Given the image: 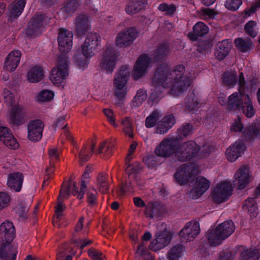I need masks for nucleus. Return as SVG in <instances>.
Listing matches in <instances>:
<instances>
[{
    "instance_id": "obj_9",
    "label": "nucleus",
    "mask_w": 260,
    "mask_h": 260,
    "mask_svg": "<svg viewBox=\"0 0 260 260\" xmlns=\"http://www.w3.org/2000/svg\"><path fill=\"white\" fill-rule=\"evenodd\" d=\"M200 173L198 166L193 162L186 164L183 168L177 170L174 175L175 181L180 185L187 184L189 179Z\"/></svg>"
},
{
    "instance_id": "obj_57",
    "label": "nucleus",
    "mask_w": 260,
    "mask_h": 260,
    "mask_svg": "<svg viewBox=\"0 0 260 260\" xmlns=\"http://www.w3.org/2000/svg\"><path fill=\"white\" fill-rule=\"evenodd\" d=\"M65 122V117L63 116L60 117L58 118L54 123V126L55 127H60L62 126V128L64 130V133L67 137V138L69 140H71L72 137L70 136V134L68 132V130L66 129L67 124H66L63 126L64 123Z\"/></svg>"
},
{
    "instance_id": "obj_41",
    "label": "nucleus",
    "mask_w": 260,
    "mask_h": 260,
    "mask_svg": "<svg viewBox=\"0 0 260 260\" xmlns=\"http://www.w3.org/2000/svg\"><path fill=\"white\" fill-rule=\"evenodd\" d=\"M183 246L179 244L174 246L167 253V258L169 260H179L182 256Z\"/></svg>"
},
{
    "instance_id": "obj_33",
    "label": "nucleus",
    "mask_w": 260,
    "mask_h": 260,
    "mask_svg": "<svg viewBox=\"0 0 260 260\" xmlns=\"http://www.w3.org/2000/svg\"><path fill=\"white\" fill-rule=\"evenodd\" d=\"M147 4V0H131L125 8L126 12L128 14L137 13L143 9Z\"/></svg>"
},
{
    "instance_id": "obj_19",
    "label": "nucleus",
    "mask_w": 260,
    "mask_h": 260,
    "mask_svg": "<svg viewBox=\"0 0 260 260\" xmlns=\"http://www.w3.org/2000/svg\"><path fill=\"white\" fill-rule=\"evenodd\" d=\"M172 238V237L169 233H161L155 240L150 242L149 249L155 252L158 251L167 246L171 242Z\"/></svg>"
},
{
    "instance_id": "obj_35",
    "label": "nucleus",
    "mask_w": 260,
    "mask_h": 260,
    "mask_svg": "<svg viewBox=\"0 0 260 260\" xmlns=\"http://www.w3.org/2000/svg\"><path fill=\"white\" fill-rule=\"evenodd\" d=\"M260 258V250L258 248L243 249L240 254V260H258Z\"/></svg>"
},
{
    "instance_id": "obj_47",
    "label": "nucleus",
    "mask_w": 260,
    "mask_h": 260,
    "mask_svg": "<svg viewBox=\"0 0 260 260\" xmlns=\"http://www.w3.org/2000/svg\"><path fill=\"white\" fill-rule=\"evenodd\" d=\"M160 117L159 112L157 110L153 111L145 119V126L151 128L156 125Z\"/></svg>"
},
{
    "instance_id": "obj_6",
    "label": "nucleus",
    "mask_w": 260,
    "mask_h": 260,
    "mask_svg": "<svg viewBox=\"0 0 260 260\" xmlns=\"http://www.w3.org/2000/svg\"><path fill=\"white\" fill-rule=\"evenodd\" d=\"M200 149V146L194 141H188L181 144L179 142V149L176 154V160L185 162L194 158L197 159Z\"/></svg>"
},
{
    "instance_id": "obj_37",
    "label": "nucleus",
    "mask_w": 260,
    "mask_h": 260,
    "mask_svg": "<svg viewBox=\"0 0 260 260\" xmlns=\"http://www.w3.org/2000/svg\"><path fill=\"white\" fill-rule=\"evenodd\" d=\"M169 50V46L166 43L159 44L153 51V55L155 61L162 62L167 55Z\"/></svg>"
},
{
    "instance_id": "obj_59",
    "label": "nucleus",
    "mask_w": 260,
    "mask_h": 260,
    "mask_svg": "<svg viewBox=\"0 0 260 260\" xmlns=\"http://www.w3.org/2000/svg\"><path fill=\"white\" fill-rule=\"evenodd\" d=\"M88 254L92 260H106L103 253L96 251L94 248H90L88 250Z\"/></svg>"
},
{
    "instance_id": "obj_39",
    "label": "nucleus",
    "mask_w": 260,
    "mask_h": 260,
    "mask_svg": "<svg viewBox=\"0 0 260 260\" xmlns=\"http://www.w3.org/2000/svg\"><path fill=\"white\" fill-rule=\"evenodd\" d=\"M214 54L218 60H222L228 55V39H224L217 44Z\"/></svg>"
},
{
    "instance_id": "obj_36",
    "label": "nucleus",
    "mask_w": 260,
    "mask_h": 260,
    "mask_svg": "<svg viewBox=\"0 0 260 260\" xmlns=\"http://www.w3.org/2000/svg\"><path fill=\"white\" fill-rule=\"evenodd\" d=\"M247 100L244 102L241 103L240 107L243 114L247 118H251L254 116L255 114V110L253 106L252 102L248 94L246 95Z\"/></svg>"
},
{
    "instance_id": "obj_34",
    "label": "nucleus",
    "mask_w": 260,
    "mask_h": 260,
    "mask_svg": "<svg viewBox=\"0 0 260 260\" xmlns=\"http://www.w3.org/2000/svg\"><path fill=\"white\" fill-rule=\"evenodd\" d=\"M79 5V0H66L60 11L65 15L70 16L77 10Z\"/></svg>"
},
{
    "instance_id": "obj_7",
    "label": "nucleus",
    "mask_w": 260,
    "mask_h": 260,
    "mask_svg": "<svg viewBox=\"0 0 260 260\" xmlns=\"http://www.w3.org/2000/svg\"><path fill=\"white\" fill-rule=\"evenodd\" d=\"M57 68H53L49 78L54 84L62 86L64 80L68 76V60L67 56L62 55L58 57Z\"/></svg>"
},
{
    "instance_id": "obj_51",
    "label": "nucleus",
    "mask_w": 260,
    "mask_h": 260,
    "mask_svg": "<svg viewBox=\"0 0 260 260\" xmlns=\"http://www.w3.org/2000/svg\"><path fill=\"white\" fill-rule=\"evenodd\" d=\"M147 96L146 90L140 89L137 91L136 95L133 98V102L134 106H139L146 99Z\"/></svg>"
},
{
    "instance_id": "obj_31",
    "label": "nucleus",
    "mask_w": 260,
    "mask_h": 260,
    "mask_svg": "<svg viewBox=\"0 0 260 260\" xmlns=\"http://www.w3.org/2000/svg\"><path fill=\"white\" fill-rule=\"evenodd\" d=\"M89 178V174L86 173H84L82 176L80 189L79 190L78 186L75 182H73V195L77 196V198L79 200H82L84 198L85 189L86 188L87 182Z\"/></svg>"
},
{
    "instance_id": "obj_20",
    "label": "nucleus",
    "mask_w": 260,
    "mask_h": 260,
    "mask_svg": "<svg viewBox=\"0 0 260 260\" xmlns=\"http://www.w3.org/2000/svg\"><path fill=\"white\" fill-rule=\"evenodd\" d=\"M21 56V53L19 50L11 51L5 59L4 69L11 72L15 71L19 64Z\"/></svg>"
},
{
    "instance_id": "obj_27",
    "label": "nucleus",
    "mask_w": 260,
    "mask_h": 260,
    "mask_svg": "<svg viewBox=\"0 0 260 260\" xmlns=\"http://www.w3.org/2000/svg\"><path fill=\"white\" fill-rule=\"evenodd\" d=\"M90 24L88 17L83 14L79 15L75 20L76 32L78 36H83L88 30Z\"/></svg>"
},
{
    "instance_id": "obj_56",
    "label": "nucleus",
    "mask_w": 260,
    "mask_h": 260,
    "mask_svg": "<svg viewBox=\"0 0 260 260\" xmlns=\"http://www.w3.org/2000/svg\"><path fill=\"white\" fill-rule=\"evenodd\" d=\"M11 200L10 194L6 192H0V210L7 207Z\"/></svg>"
},
{
    "instance_id": "obj_30",
    "label": "nucleus",
    "mask_w": 260,
    "mask_h": 260,
    "mask_svg": "<svg viewBox=\"0 0 260 260\" xmlns=\"http://www.w3.org/2000/svg\"><path fill=\"white\" fill-rule=\"evenodd\" d=\"M26 0H16L10 8L9 19H16L22 14L26 5Z\"/></svg>"
},
{
    "instance_id": "obj_38",
    "label": "nucleus",
    "mask_w": 260,
    "mask_h": 260,
    "mask_svg": "<svg viewBox=\"0 0 260 260\" xmlns=\"http://www.w3.org/2000/svg\"><path fill=\"white\" fill-rule=\"evenodd\" d=\"M95 144L92 143L90 147L87 144H84L79 152V158L82 163H85L89 159L94 152Z\"/></svg>"
},
{
    "instance_id": "obj_14",
    "label": "nucleus",
    "mask_w": 260,
    "mask_h": 260,
    "mask_svg": "<svg viewBox=\"0 0 260 260\" xmlns=\"http://www.w3.org/2000/svg\"><path fill=\"white\" fill-rule=\"evenodd\" d=\"M44 124L39 119L30 120L27 125V139L31 142L39 141L42 138Z\"/></svg>"
},
{
    "instance_id": "obj_64",
    "label": "nucleus",
    "mask_w": 260,
    "mask_h": 260,
    "mask_svg": "<svg viewBox=\"0 0 260 260\" xmlns=\"http://www.w3.org/2000/svg\"><path fill=\"white\" fill-rule=\"evenodd\" d=\"M213 148L212 146H208L203 148V149L200 151L197 156V159H202L209 156Z\"/></svg>"
},
{
    "instance_id": "obj_4",
    "label": "nucleus",
    "mask_w": 260,
    "mask_h": 260,
    "mask_svg": "<svg viewBox=\"0 0 260 260\" xmlns=\"http://www.w3.org/2000/svg\"><path fill=\"white\" fill-rule=\"evenodd\" d=\"M179 149V139L177 137L164 139L156 147L154 152L157 156L168 158L172 156L176 160V154Z\"/></svg>"
},
{
    "instance_id": "obj_24",
    "label": "nucleus",
    "mask_w": 260,
    "mask_h": 260,
    "mask_svg": "<svg viewBox=\"0 0 260 260\" xmlns=\"http://www.w3.org/2000/svg\"><path fill=\"white\" fill-rule=\"evenodd\" d=\"M235 176L237 179L238 189H244L250 182L249 169L245 166H241Z\"/></svg>"
},
{
    "instance_id": "obj_1",
    "label": "nucleus",
    "mask_w": 260,
    "mask_h": 260,
    "mask_svg": "<svg viewBox=\"0 0 260 260\" xmlns=\"http://www.w3.org/2000/svg\"><path fill=\"white\" fill-rule=\"evenodd\" d=\"M185 68L182 64L176 66L170 70L168 65L160 64L156 70L152 83L156 87L151 93L149 100L153 105L160 98L164 88L171 87V93L179 96L186 89L191 82V79L184 75Z\"/></svg>"
},
{
    "instance_id": "obj_28",
    "label": "nucleus",
    "mask_w": 260,
    "mask_h": 260,
    "mask_svg": "<svg viewBox=\"0 0 260 260\" xmlns=\"http://www.w3.org/2000/svg\"><path fill=\"white\" fill-rule=\"evenodd\" d=\"M202 106V103H201L195 95L194 92L192 91L190 92L185 99V110L188 111L191 113L198 112V109Z\"/></svg>"
},
{
    "instance_id": "obj_8",
    "label": "nucleus",
    "mask_w": 260,
    "mask_h": 260,
    "mask_svg": "<svg viewBox=\"0 0 260 260\" xmlns=\"http://www.w3.org/2000/svg\"><path fill=\"white\" fill-rule=\"evenodd\" d=\"M50 18L44 14H36L27 24L26 34L29 36H38L44 31L45 26L49 23Z\"/></svg>"
},
{
    "instance_id": "obj_15",
    "label": "nucleus",
    "mask_w": 260,
    "mask_h": 260,
    "mask_svg": "<svg viewBox=\"0 0 260 260\" xmlns=\"http://www.w3.org/2000/svg\"><path fill=\"white\" fill-rule=\"evenodd\" d=\"M73 34L65 28L59 29L57 38L58 49L63 54H67L71 49L73 45Z\"/></svg>"
},
{
    "instance_id": "obj_55",
    "label": "nucleus",
    "mask_w": 260,
    "mask_h": 260,
    "mask_svg": "<svg viewBox=\"0 0 260 260\" xmlns=\"http://www.w3.org/2000/svg\"><path fill=\"white\" fill-rule=\"evenodd\" d=\"M90 58H87L84 55L82 56L81 55H75L74 56L75 62L78 68L82 69L87 67Z\"/></svg>"
},
{
    "instance_id": "obj_22",
    "label": "nucleus",
    "mask_w": 260,
    "mask_h": 260,
    "mask_svg": "<svg viewBox=\"0 0 260 260\" xmlns=\"http://www.w3.org/2000/svg\"><path fill=\"white\" fill-rule=\"evenodd\" d=\"M24 116L23 110L20 106L19 105L14 106L10 112L9 123L13 125L19 126L23 123Z\"/></svg>"
},
{
    "instance_id": "obj_25",
    "label": "nucleus",
    "mask_w": 260,
    "mask_h": 260,
    "mask_svg": "<svg viewBox=\"0 0 260 260\" xmlns=\"http://www.w3.org/2000/svg\"><path fill=\"white\" fill-rule=\"evenodd\" d=\"M245 149L246 146L242 141H236L232 146L229 147V161H235L244 153Z\"/></svg>"
},
{
    "instance_id": "obj_43",
    "label": "nucleus",
    "mask_w": 260,
    "mask_h": 260,
    "mask_svg": "<svg viewBox=\"0 0 260 260\" xmlns=\"http://www.w3.org/2000/svg\"><path fill=\"white\" fill-rule=\"evenodd\" d=\"M234 43L237 49L242 52H247L250 50L252 42L250 40L238 38L235 40Z\"/></svg>"
},
{
    "instance_id": "obj_50",
    "label": "nucleus",
    "mask_w": 260,
    "mask_h": 260,
    "mask_svg": "<svg viewBox=\"0 0 260 260\" xmlns=\"http://www.w3.org/2000/svg\"><path fill=\"white\" fill-rule=\"evenodd\" d=\"M54 92L49 90H43L41 91L37 97V101L39 102H48L54 98Z\"/></svg>"
},
{
    "instance_id": "obj_60",
    "label": "nucleus",
    "mask_w": 260,
    "mask_h": 260,
    "mask_svg": "<svg viewBox=\"0 0 260 260\" xmlns=\"http://www.w3.org/2000/svg\"><path fill=\"white\" fill-rule=\"evenodd\" d=\"M4 144L8 147L12 149H16L19 146V143L14 138L13 134L6 138L4 142Z\"/></svg>"
},
{
    "instance_id": "obj_11",
    "label": "nucleus",
    "mask_w": 260,
    "mask_h": 260,
    "mask_svg": "<svg viewBox=\"0 0 260 260\" xmlns=\"http://www.w3.org/2000/svg\"><path fill=\"white\" fill-rule=\"evenodd\" d=\"M206 237L210 246H216L221 244L228 238V220L219 224L214 229L209 230Z\"/></svg>"
},
{
    "instance_id": "obj_48",
    "label": "nucleus",
    "mask_w": 260,
    "mask_h": 260,
    "mask_svg": "<svg viewBox=\"0 0 260 260\" xmlns=\"http://www.w3.org/2000/svg\"><path fill=\"white\" fill-rule=\"evenodd\" d=\"M192 130L193 125L190 123L183 124L177 131L178 138L180 141L184 137H187L191 134Z\"/></svg>"
},
{
    "instance_id": "obj_17",
    "label": "nucleus",
    "mask_w": 260,
    "mask_h": 260,
    "mask_svg": "<svg viewBox=\"0 0 260 260\" xmlns=\"http://www.w3.org/2000/svg\"><path fill=\"white\" fill-rule=\"evenodd\" d=\"M137 30L134 27H130L125 31L118 34L115 44L118 47H126L130 46L137 37Z\"/></svg>"
},
{
    "instance_id": "obj_49",
    "label": "nucleus",
    "mask_w": 260,
    "mask_h": 260,
    "mask_svg": "<svg viewBox=\"0 0 260 260\" xmlns=\"http://www.w3.org/2000/svg\"><path fill=\"white\" fill-rule=\"evenodd\" d=\"M86 198L88 206L90 208L98 205L97 192L95 190L93 189L88 191L86 193Z\"/></svg>"
},
{
    "instance_id": "obj_63",
    "label": "nucleus",
    "mask_w": 260,
    "mask_h": 260,
    "mask_svg": "<svg viewBox=\"0 0 260 260\" xmlns=\"http://www.w3.org/2000/svg\"><path fill=\"white\" fill-rule=\"evenodd\" d=\"M161 122L171 128L176 123V119L173 114H170L164 116L161 120Z\"/></svg>"
},
{
    "instance_id": "obj_40",
    "label": "nucleus",
    "mask_w": 260,
    "mask_h": 260,
    "mask_svg": "<svg viewBox=\"0 0 260 260\" xmlns=\"http://www.w3.org/2000/svg\"><path fill=\"white\" fill-rule=\"evenodd\" d=\"M114 147L113 142H104L101 144L98 152V153L103 155L104 157L107 158L112 155Z\"/></svg>"
},
{
    "instance_id": "obj_3",
    "label": "nucleus",
    "mask_w": 260,
    "mask_h": 260,
    "mask_svg": "<svg viewBox=\"0 0 260 260\" xmlns=\"http://www.w3.org/2000/svg\"><path fill=\"white\" fill-rule=\"evenodd\" d=\"M231 131L241 132V138L247 142H253L256 138L260 141V119H255L244 127L241 118L238 116L231 125Z\"/></svg>"
},
{
    "instance_id": "obj_54",
    "label": "nucleus",
    "mask_w": 260,
    "mask_h": 260,
    "mask_svg": "<svg viewBox=\"0 0 260 260\" xmlns=\"http://www.w3.org/2000/svg\"><path fill=\"white\" fill-rule=\"evenodd\" d=\"M158 9L159 11L165 12L168 16L173 15L176 11V7L174 5H169L166 3L160 4Z\"/></svg>"
},
{
    "instance_id": "obj_53",
    "label": "nucleus",
    "mask_w": 260,
    "mask_h": 260,
    "mask_svg": "<svg viewBox=\"0 0 260 260\" xmlns=\"http://www.w3.org/2000/svg\"><path fill=\"white\" fill-rule=\"evenodd\" d=\"M121 124L123 125V129L125 134L130 138H133V131L132 124L128 118L125 117L122 120Z\"/></svg>"
},
{
    "instance_id": "obj_29",
    "label": "nucleus",
    "mask_w": 260,
    "mask_h": 260,
    "mask_svg": "<svg viewBox=\"0 0 260 260\" xmlns=\"http://www.w3.org/2000/svg\"><path fill=\"white\" fill-rule=\"evenodd\" d=\"M192 32L188 34V38L192 41H197L199 37H203L208 33L209 28L203 22H197L193 27Z\"/></svg>"
},
{
    "instance_id": "obj_12",
    "label": "nucleus",
    "mask_w": 260,
    "mask_h": 260,
    "mask_svg": "<svg viewBox=\"0 0 260 260\" xmlns=\"http://www.w3.org/2000/svg\"><path fill=\"white\" fill-rule=\"evenodd\" d=\"M117 57L118 53L114 47H107L101 58V68L108 73H111L115 68Z\"/></svg>"
},
{
    "instance_id": "obj_62",
    "label": "nucleus",
    "mask_w": 260,
    "mask_h": 260,
    "mask_svg": "<svg viewBox=\"0 0 260 260\" xmlns=\"http://www.w3.org/2000/svg\"><path fill=\"white\" fill-rule=\"evenodd\" d=\"M256 24L254 21H249L245 25V30L251 37L254 38L256 36V32L254 30V26Z\"/></svg>"
},
{
    "instance_id": "obj_18",
    "label": "nucleus",
    "mask_w": 260,
    "mask_h": 260,
    "mask_svg": "<svg viewBox=\"0 0 260 260\" xmlns=\"http://www.w3.org/2000/svg\"><path fill=\"white\" fill-rule=\"evenodd\" d=\"M200 227L198 221H189L186 224L179 233L181 237L187 241L192 240L200 234Z\"/></svg>"
},
{
    "instance_id": "obj_61",
    "label": "nucleus",
    "mask_w": 260,
    "mask_h": 260,
    "mask_svg": "<svg viewBox=\"0 0 260 260\" xmlns=\"http://www.w3.org/2000/svg\"><path fill=\"white\" fill-rule=\"evenodd\" d=\"M238 91L241 96L245 94L246 88V82L243 73H240L238 81Z\"/></svg>"
},
{
    "instance_id": "obj_16",
    "label": "nucleus",
    "mask_w": 260,
    "mask_h": 260,
    "mask_svg": "<svg viewBox=\"0 0 260 260\" xmlns=\"http://www.w3.org/2000/svg\"><path fill=\"white\" fill-rule=\"evenodd\" d=\"M151 61V58L147 54H143L138 57L133 72V77L135 80L139 79L145 75Z\"/></svg>"
},
{
    "instance_id": "obj_23",
    "label": "nucleus",
    "mask_w": 260,
    "mask_h": 260,
    "mask_svg": "<svg viewBox=\"0 0 260 260\" xmlns=\"http://www.w3.org/2000/svg\"><path fill=\"white\" fill-rule=\"evenodd\" d=\"M23 179V176L21 173H11L8 176L7 184L11 189L19 192L21 190Z\"/></svg>"
},
{
    "instance_id": "obj_13",
    "label": "nucleus",
    "mask_w": 260,
    "mask_h": 260,
    "mask_svg": "<svg viewBox=\"0 0 260 260\" xmlns=\"http://www.w3.org/2000/svg\"><path fill=\"white\" fill-rule=\"evenodd\" d=\"M101 38L96 32L89 34L82 45V53L87 58H91L94 54V51L100 46Z\"/></svg>"
},
{
    "instance_id": "obj_32",
    "label": "nucleus",
    "mask_w": 260,
    "mask_h": 260,
    "mask_svg": "<svg viewBox=\"0 0 260 260\" xmlns=\"http://www.w3.org/2000/svg\"><path fill=\"white\" fill-rule=\"evenodd\" d=\"M44 78L43 68L39 66H35L31 68L27 74V80L30 83H37Z\"/></svg>"
},
{
    "instance_id": "obj_42",
    "label": "nucleus",
    "mask_w": 260,
    "mask_h": 260,
    "mask_svg": "<svg viewBox=\"0 0 260 260\" xmlns=\"http://www.w3.org/2000/svg\"><path fill=\"white\" fill-rule=\"evenodd\" d=\"M136 254L143 260H155L154 256L151 253L143 243H141L138 245Z\"/></svg>"
},
{
    "instance_id": "obj_45",
    "label": "nucleus",
    "mask_w": 260,
    "mask_h": 260,
    "mask_svg": "<svg viewBox=\"0 0 260 260\" xmlns=\"http://www.w3.org/2000/svg\"><path fill=\"white\" fill-rule=\"evenodd\" d=\"M242 207L244 209L247 210L248 213L253 214L254 216L258 214L257 206L255 199L254 198H248L245 200Z\"/></svg>"
},
{
    "instance_id": "obj_21",
    "label": "nucleus",
    "mask_w": 260,
    "mask_h": 260,
    "mask_svg": "<svg viewBox=\"0 0 260 260\" xmlns=\"http://www.w3.org/2000/svg\"><path fill=\"white\" fill-rule=\"evenodd\" d=\"M212 196L215 203L224 202L228 198V180L220 183L212 191Z\"/></svg>"
},
{
    "instance_id": "obj_5",
    "label": "nucleus",
    "mask_w": 260,
    "mask_h": 260,
    "mask_svg": "<svg viewBox=\"0 0 260 260\" xmlns=\"http://www.w3.org/2000/svg\"><path fill=\"white\" fill-rule=\"evenodd\" d=\"M141 167L138 164H129L126 167L125 172L127 178L124 182L121 183L119 189L120 196H124L126 193H131L134 190V186L139 179V172Z\"/></svg>"
},
{
    "instance_id": "obj_10",
    "label": "nucleus",
    "mask_w": 260,
    "mask_h": 260,
    "mask_svg": "<svg viewBox=\"0 0 260 260\" xmlns=\"http://www.w3.org/2000/svg\"><path fill=\"white\" fill-rule=\"evenodd\" d=\"M129 77L128 68L126 66L121 67L116 77L114 78V85L116 88L115 95L120 102H122L125 98L127 91L123 89L126 85Z\"/></svg>"
},
{
    "instance_id": "obj_52",
    "label": "nucleus",
    "mask_w": 260,
    "mask_h": 260,
    "mask_svg": "<svg viewBox=\"0 0 260 260\" xmlns=\"http://www.w3.org/2000/svg\"><path fill=\"white\" fill-rule=\"evenodd\" d=\"M73 182L72 183L70 182L61 189L58 198V200H60V198L68 199L71 193L73 194Z\"/></svg>"
},
{
    "instance_id": "obj_26",
    "label": "nucleus",
    "mask_w": 260,
    "mask_h": 260,
    "mask_svg": "<svg viewBox=\"0 0 260 260\" xmlns=\"http://www.w3.org/2000/svg\"><path fill=\"white\" fill-rule=\"evenodd\" d=\"M210 185V182L207 179L204 177H198L192 188V192L195 198H198L202 196L209 188Z\"/></svg>"
},
{
    "instance_id": "obj_46",
    "label": "nucleus",
    "mask_w": 260,
    "mask_h": 260,
    "mask_svg": "<svg viewBox=\"0 0 260 260\" xmlns=\"http://www.w3.org/2000/svg\"><path fill=\"white\" fill-rule=\"evenodd\" d=\"M108 175L105 172L99 174L97 178V183L99 190L106 193L109 190V183L107 181Z\"/></svg>"
},
{
    "instance_id": "obj_58",
    "label": "nucleus",
    "mask_w": 260,
    "mask_h": 260,
    "mask_svg": "<svg viewBox=\"0 0 260 260\" xmlns=\"http://www.w3.org/2000/svg\"><path fill=\"white\" fill-rule=\"evenodd\" d=\"M3 94L5 103L8 106H12L14 102V96L13 93L7 88L3 90Z\"/></svg>"
},
{
    "instance_id": "obj_2",
    "label": "nucleus",
    "mask_w": 260,
    "mask_h": 260,
    "mask_svg": "<svg viewBox=\"0 0 260 260\" xmlns=\"http://www.w3.org/2000/svg\"><path fill=\"white\" fill-rule=\"evenodd\" d=\"M0 237L2 239L0 246V259L16 260V248L11 244L16 237L15 229L12 222L6 221L1 224Z\"/></svg>"
},
{
    "instance_id": "obj_44",
    "label": "nucleus",
    "mask_w": 260,
    "mask_h": 260,
    "mask_svg": "<svg viewBox=\"0 0 260 260\" xmlns=\"http://www.w3.org/2000/svg\"><path fill=\"white\" fill-rule=\"evenodd\" d=\"M161 214L159 204L157 203H152L150 206H146L145 208V214L150 218H153L157 217Z\"/></svg>"
}]
</instances>
